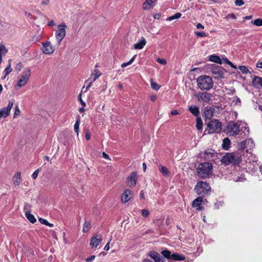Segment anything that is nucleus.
Returning <instances> with one entry per match:
<instances>
[{
	"instance_id": "473e14b6",
	"label": "nucleus",
	"mask_w": 262,
	"mask_h": 262,
	"mask_svg": "<svg viewBox=\"0 0 262 262\" xmlns=\"http://www.w3.org/2000/svg\"><path fill=\"white\" fill-rule=\"evenodd\" d=\"M181 13L177 12L174 15L167 17L166 20L168 21H171L174 19L179 18L181 16Z\"/></svg>"
},
{
	"instance_id": "bf43d9fd",
	"label": "nucleus",
	"mask_w": 262,
	"mask_h": 262,
	"mask_svg": "<svg viewBox=\"0 0 262 262\" xmlns=\"http://www.w3.org/2000/svg\"><path fill=\"white\" fill-rule=\"evenodd\" d=\"M43 53L45 54L50 55L53 53V50H43Z\"/></svg>"
},
{
	"instance_id": "f8f14e48",
	"label": "nucleus",
	"mask_w": 262,
	"mask_h": 262,
	"mask_svg": "<svg viewBox=\"0 0 262 262\" xmlns=\"http://www.w3.org/2000/svg\"><path fill=\"white\" fill-rule=\"evenodd\" d=\"M198 101L209 102L212 98V95L207 92L199 93L194 95Z\"/></svg>"
},
{
	"instance_id": "4468645a",
	"label": "nucleus",
	"mask_w": 262,
	"mask_h": 262,
	"mask_svg": "<svg viewBox=\"0 0 262 262\" xmlns=\"http://www.w3.org/2000/svg\"><path fill=\"white\" fill-rule=\"evenodd\" d=\"M148 255L151 258L154 259L155 262H165L164 258L156 251H150Z\"/></svg>"
},
{
	"instance_id": "c756f323",
	"label": "nucleus",
	"mask_w": 262,
	"mask_h": 262,
	"mask_svg": "<svg viewBox=\"0 0 262 262\" xmlns=\"http://www.w3.org/2000/svg\"><path fill=\"white\" fill-rule=\"evenodd\" d=\"M25 216L27 219L32 223H34L36 222V220L33 214L29 212H26Z\"/></svg>"
},
{
	"instance_id": "49530a36",
	"label": "nucleus",
	"mask_w": 262,
	"mask_h": 262,
	"mask_svg": "<svg viewBox=\"0 0 262 262\" xmlns=\"http://www.w3.org/2000/svg\"><path fill=\"white\" fill-rule=\"evenodd\" d=\"M43 47L45 49H48V48L52 49V47L51 45L50 42L49 41H46L43 43Z\"/></svg>"
},
{
	"instance_id": "aec40b11",
	"label": "nucleus",
	"mask_w": 262,
	"mask_h": 262,
	"mask_svg": "<svg viewBox=\"0 0 262 262\" xmlns=\"http://www.w3.org/2000/svg\"><path fill=\"white\" fill-rule=\"evenodd\" d=\"M203 202V199L201 197H198L196 199L193 200L192 203V206L193 207H197V209L198 210H201L202 209V208L200 207V205Z\"/></svg>"
},
{
	"instance_id": "393cba45",
	"label": "nucleus",
	"mask_w": 262,
	"mask_h": 262,
	"mask_svg": "<svg viewBox=\"0 0 262 262\" xmlns=\"http://www.w3.org/2000/svg\"><path fill=\"white\" fill-rule=\"evenodd\" d=\"M209 60L210 61L215 62L216 63L219 64H222V60L221 59V58L215 55H211L209 56Z\"/></svg>"
},
{
	"instance_id": "f257e3e1",
	"label": "nucleus",
	"mask_w": 262,
	"mask_h": 262,
	"mask_svg": "<svg viewBox=\"0 0 262 262\" xmlns=\"http://www.w3.org/2000/svg\"><path fill=\"white\" fill-rule=\"evenodd\" d=\"M242 131L245 135L247 136L249 133V129L247 124L244 122L239 124L234 122L228 123L225 129V133L229 136H235Z\"/></svg>"
},
{
	"instance_id": "c9c22d12",
	"label": "nucleus",
	"mask_w": 262,
	"mask_h": 262,
	"mask_svg": "<svg viewBox=\"0 0 262 262\" xmlns=\"http://www.w3.org/2000/svg\"><path fill=\"white\" fill-rule=\"evenodd\" d=\"M150 85L151 88L156 91L158 90L160 88V86L158 83L154 82L152 79H150Z\"/></svg>"
},
{
	"instance_id": "f3484780",
	"label": "nucleus",
	"mask_w": 262,
	"mask_h": 262,
	"mask_svg": "<svg viewBox=\"0 0 262 262\" xmlns=\"http://www.w3.org/2000/svg\"><path fill=\"white\" fill-rule=\"evenodd\" d=\"M131 193L132 191L129 189H125L124 190L121 197V202L123 203H126L130 200Z\"/></svg>"
},
{
	"instance_id": "a18cd8bd",
	"label": "nucleus",
	"mask_w": 262,
	"mask_h": 262,
	"mask_svg": "<svg viewBox=\"0 0 262 262\" xmlns=\"http://www.w3.org/2000/svg\"><path fill=\"white\" fill-rule=\"evenodd\" d=\"M246 147H247V146H246V140L244 141L241 142L238 145V148L239 149H244V148H246Z\"/></svg>"
},
{
	"instance_id": "6ab92c4d",
	"label": "nucleus",
	"mask_w": 262,
	"mask_h": 262,
	"mask_svg": "<svg viewBox=\"0 0 262 262\" xmlns=\"http://www.w3.org/2000/svg\"><path fill=\"white\" fill-rule=\"evenodd\" d=\"M214 113V108L210 107H206L204 112V115L205 119H210L213 116Z\"/></svg>"
},
{
	"instance_id": "a211bd4d",
	"label": "nucleus",
	"mask_w": 262,
	"mask_h": 262,
	"mask_svg": "<svg viewBox=\"0 0 262 262\" xmlns=\"http://www.w3.org/2000/svg\"><path fill=\"white\" fill-rule=\"evenodd\" d=\"M101 74L98 70H95L94 73L92 74L90 78L87 81L89 82L88 87L91 86V84L94 82L99 77L101 76Z\"/></svg>"
},
{
	"instance_id": "4c0bfd02",
	"label": "nucleus",
	"mask_w": 262,
	"mask_h": 262,
	"mask_svg": "<svg viewBox=\"0 0 262 262\" xmlns=\"http://www.w3.org/2000/svg\"><path fill=\"white\" fill-rule=\"evenodd\" d=\"M135 56H134L130 59L129 61L127 62H124L123 63L121 67L122 68H125L127 66H129L133 62V61H134L135 60Z\"/></svg>"
},
{
	"instance_id": "0e129e2a",
	"label": "nucleus",
	"mask_w": 262,
	"mask_h": 262,
	"mask_svg": "<svg viewBox=\"0 0 262 262\" xmlns=\"http://www.w3.org/2000/svg\"><path fill=\"white\" fill-rule=\"evenodd\" d=\"M110 241H109L105 246L104 248V250L105 251H108L110 249Z\"/></svg>"
},
{
	"instance_id": "2f4dec72",
	"label": "nucleus",
	"mask_w": 262,
	"mask_h": 262,
	"mask_svg": "<svg viewBox=\"0 0 262 262\" xmlns=\"http://www.w3.org/2000/svg\"><path fill=\"white\" fill-rule=\"evenodd\" d=\"M91 229V224L89 222H85L82 229V231L84 233L88 232Z\"/></svg>"
},
{
	"instance_id": "2eb2a0df",
	"label": "nucleus",
	"mask_w": 262,
	"mask_h": 262,
	"mask_svg": "<svg viewBox=\"0 0 262 262\" xmlns=\"http://www.w3.org/2000/svg\"><path fill=\"white\" fill-rule=\"evenodd\" d=\"M216 155V152L214 150L207 149L205 151L204 157L206 160H213Z\"/></svg>"
},
{
	"instance_id": "5701e85b",
	"label": "nucleus",
	"mask_w": 262,
	"mask_h": 262,
	"mask_svg": "<svg viewBox=\"0 0 262 262\" xmlns=\"http://www.w3.org/2000/svg\"><path fill=\"white\" fill-rule=\"evenodd\" d=\"M21 173L20 172H17L13 178V184L15 186H18L20 183V178H21Z\"/></svg>"
},
{
	"instance_id": "7c9ffc66",
	"label": "nucleus",
	"mask_w": 262,
	"mask_h": 262,
	"mask_svg": "<svg viewBox=\"0 0 262 262\" xmlns=\"http://www.w3.org/2000/svg\"><path fill=\"white\" fill-rule=\"evenodd\" d=\"M246 140V148L249 149H252L254 147V143L252 139H248Z\"/></svg>"
},
{
	"instance_id": "dca6fc26",
	"label": "nucleus",
	"mask_w": 262,
	"mask_h": 262,
	"mask_svg": "<svg viewBox=\"0 0 262 262\" xmlns=\"http://www.w3.org/2000/svg\"><path fill=\"white\" fill-rule=\"evenodd\" d=\"M102 238L100 235L93 236L91 238L90 246L92 248H96L100 244Z\"/></svg>"
},
{
	"instance_id": "cd10ccee",
	"label": "nucleus",
	"mask_w": 262,
	"mask_h": 262,
	"mask_svg": "<svg viewBox=\"0 0 262 262\" xmlns=\"http://www.w3.org/2000/svg\"><path fill=\"white\" fill-rule=\"evenodd\" d=\"M189 111L194 116H198L200 112L199 108L196 106H190L189 107Z\"/></svg>"
},
{
	"instance_id": "ea45409f",
	"label": "nucleus",
	"mask_w": 262,
	"mask_h": 262,
	"mask_svg": "<svg viewBox=\"0 0 262 262\" xmlns=\"http://www.w3.org/2000/svg\"><path fill=\"white\" fill-rule=\"evenodd\" d=\"M149 214V211L148 209H142L141 210V215L144 217L146 218L148 216Z\"/></svg>"
},
{
	"instance_id": "b1692460",
	"label": "nucleus",
	"mask_w": 262,
	"mask_h": 262,
	"mask_svg": "<svg viewBox=\"0 0 262 262\" xmlns=\"http://www.w3.org/2000/svg\"><path fill=\"white\" fill-rule=\"evenodd\" d=\"M156 1V0H146L143 4V9L144 10L149 9Z\"/></svg>"
},
{
	"instance_id": "423d86ee",
	"label": "nucleus",
	"mask_w": 262,
	"mask_h": 262,
	"mask_svg": "<svg viewBox=\"0 0 262 262\" xmlns=\"http://www.w3.org/2000/svg\"><path fill=\"white\" fill-rule=\"evenodd\" d=\"M194 190L197 194L205 196L210 193L211 187L207 183L200 181L197 183Z\"/></svg>"
},
{
	"instance_id": "bb28decb",
	"label": "nucleus",
	"mask_w": 262,
	"mask_h": 262,
	"mask_svg": "<svg viewBox=\"0 0 262 262\" xmlns=\"http://www.w3.org/2000/svg\"><path fill=\"white\" fill-rule=\"evenodd\" d=\"M11 59H9L8 61V64L7 67L5 69L4 72L5 73V75L4 76V78L8 75L12 71V69L11 68Z\"/></svg>"
},
{
	"instance_id": "9b49d317",
	"label": "nucleus",
	"mask_w": 262,
	"mask_h": 262,
	"mask_svg": "<svg viewBox=\"0 0 262 262\" xmlns=\"http://www.w3.org/2000/svg\"><path fill=\"white\" fill-rule=\"evenodd\" d=\"M13 104V102L9 101L7 107L0 109V120L2 118H6L10 115L11 110Z\"/></svg>"
},
{
	"instance_id": "1a4fd4ad",
	"label": "nucleus",
	"mask_w": 262,
	"mask_h": 262,
	"mask_svg": "<svg viewBox=\"0 0 262 262\" xmlns=\"http://www.w3.org/2000/svg\"><path fill=\"white\" fill-rule=\"evenodd\" d=\"M213 77L215 79H220L224 78L226 71L221 67L213 65L211 70Z\"/></svg>"
},
{
	"instance_id": "6e6552de",
	"label": "nucleus",
	"mask_w": 262,
	"mask_h": 262,
	"mask_svg": "<svg viewBox=\"0 0 262 262\" xmlns=\"http://www.w3.org/2000/svg\"><path fill=\"white\" fill-rule=\"evenodd\" d=\"M67 28V26L64 23L58 25V29L55 32V36L58 43H59L65 37Z\"/></svg>"
},
{
	"instance_id": "79ce46f5",
	"label": "nucleus",
	"mask_w": 262,
	"mask_h": 262,
	"mask_svg": "<svg viewBox=\"0 0 262 262\" xmlns=\"http://www.w3.org/2000/svg\"><path fill=\"white\" fill-rule=\"evenodd\" d=\"M253 24L257 26H262V19L258 18L254 20L253 22Z\"/></svg>"
},
{
	"instance_id": "ddd939ff",
	"label": "nucleus",
	"mask_w": 262,
	"mask_h": 262,
	"mask_svg": "<svg viewBox=\"0 0 262 262\" xmlns=\"http://www.w3.org/2000/svg\"><path fill=\"white\" fill-rule=\"evenodd\" d=\"M138 180L137 173L132 172L126 178V183L129 187H134L136 186Z\"/></svg>"
},
{
	"instance_id": "f03ea898",
	"label": "nucleus",
	"mask_w": 262,
	"mask_h": 262,
	"mask_svg": "<svg viewBox=\"0 0 262 262\" xmlns=\"http://www.w3.org/2000/svg\"><path fill=\"white\" fill-rule=\"evenodd\" d=\"M31 72L29 68H26L22 73L17 77L14 86L15 89L18 90L25 86L29 81Z\"/></svg>"
},
{
	"instance_id": "58836bf2",
	"label": "nucleus",
	"mask_w": 262,
	"mask_h": 262,
	"mask_svg": "<svg viewBox=\"0 0 262 262\" xmlns=\"http://www.w3.org/2000/svg\"><path fill=\"white\" fill-rule=\"evenodd\" d=\"M20 114V111L19 108V107L17 105H15V112L13 115V118H17Z\"/></svg>"
},
{
	"instance_id": "72a5a7b5",
	"label": "nucleus",
	"mask_w": 262,
	"mask_h": 262,
	"mask_svg": "<svg viewBox=\"0 0 262 262\" xmlns=\"http://www.w3.org/2000/svg\"><path fill=\"white\" fill-rule=\"evenodd\" d=\"M196 127L198 130H201L203 128V122L200 118L198 117L196 120Z\"/></svg>"
},
{
	"instance_id": "39448f33",
	"label": "nucleus",
	"mask_w": 262,
	"mask_h": 262,
	"mask_svg": "<svg viewBox=\"0 0 262 262\" xmlns=\"http://www.w3.org/2000/svg\"><path fill=\"white\" fill-rule=\"evenodd\" d=\"M197 84L202 90H209L212 88L213 83L212 78L209 76H201L197 79Z\"/></svg>"
},
{
	"instance_id": "13d9d810",
	"label": "nucleus",
	"mask_w": 262,
	"mask_h": 262,
	"mask_svg": "<svg viewBox=\"0 0 262 262\" xmlns=\"http://www.w3.org/2000/svg\"><path fill=\"white\" fill-rule=\"evenodd\" d=\"M102 157L103 158H104L105 159L111 160L110 156L104 152H102Z\"/></svg>"
},
{
	"instance_id": "603ef678",
	"label": "nucleus",
	"mask_w": 262,
	"mask_h": 262,
	"mask_svg": "<svg viewBox=\"0 0 262 262\" xmlns=\"http://www.w3.org/2000/svg\"><path fill=\"white\" fill-rule=\"evenodd\" d=\"M38 173H39V169H37L35 171H34V172L33 173V174L32 175V178L33 179H36L38 177Z\"/></svg>"
},
{
	"instance_id": "f704fd0d",
	"label": "nucleus",
	"mask_w": 262,
	"mask_h": 262,
	"mask_svg": "<svg viewBox=\"0 0 262 262\" xmlns=\"http://www.w3.org/2000/svg\"><path fill=\"white\" fill-rule=\"evenodd\" d=\"M80 119L78 118L77 119V120L74 125V130L75 132H76L77 136H78V135H79V125H80Z\"/></svg>"
},
{
	"instance_id": "338daca9",
	"label": "nucleus",
	"mask_w": 262,
	"mask_h": 262,
	"mask_svg": "<svg viewBox=\"0 0 262 262\" xmlns=\"http://www.w3.org/2000/svg\"><path fill=\"white\" fill-rule=\"evenodd\" d=\"M197 29H203L204 28V27L200 23H199L196 25Z\"/></svg>"
},
{
	"instance_id": "8fccbe9b",
	"label": "nucleus",
	"mask_w": 262,
	"mask_h": 262,
	"mask_svg": "<svg viewBox=\"0 0 262 262\" xmlns=\"http://www.w3.org/2000/svg\"><path fill=\"white\" fill-rule=\"evenodd\" d=\"M50 3V0H41L40 5L43 6L45 7L48 6Z\"/></svg>"
},
{
	"instance_id": "4d7b16f0",
	"label": "nucleus",
	"mask_w": 262,
	"mask_h": 262,
	"mask_svg": "<svg viewBox=\"0 0 262 262\" xmlns=\"http://www.w3.org/2000/svg\"><path fill=\"white\" fill-rule=\"evenodd\" d=\"M195 34L198 36H200V37H204L206 36L205 33L203 32H195Z\"/></svg>"
},
{
	"instance_id": "864d4df0",
	"label": "nucleus",
	"mask_w": 262,
	"mask_h": 262,
	"mask_svg": "<svg viewBox=\"0 0 262 262\" xmlns=\"http://www.w3.org/2000/svg\"><path fill=\"white\" fill-rule=\"evenodd\" d=\"M95 258V256L94 255H92L89 257H88L85 259L86 262H92Z\"/></svg>"
},
{
	"instance_id": "69168bd1",
	"label": "nucleus",
	"mask_w": 262,
	"mask_h": 262,
	"mask_svg": "<svg viewBox=\"0 0 262 262\" xmlns=\"http://www.w3.org/2000/svg\"><path fill=\"white\" fill-rule=\"evenodd\" d=\"M91 138V134L90 132H88L85 134V139L87 140H89Z\"/></svg>"
},
{
	"instance_id": "a19ab883",
	"label": "nucleus",
	"mask_w": 262,
	"mask_h": 262,
	"mask_svg": "<svg viewBox=\"0 0 262 262\" xmlns=\"http://www.w3.org/2000/svg\"><path fill=\"white\" fill-rule=\"evenodd\" d=\"M23 67H24V66H23V63L21 62H19L16 65V66L15 67V71H17V72H19L22 70Z\"/></svg>"
},
{
	"instance_id": "e433bc0d",
	"label": "nucleus",
	"mask_w": 262,
	"mask_h": 262,
	"mask_svg": "<svg viewBox=\"0 0 262 262\" xmlns=\"http://www.w3.org/2000/svg\"><path fill=\"white\" fill-rule=\"evenodd\" d=\"M39 221L41 224L47 225L49 227H53V225L52 224L49 223L46 220H45L44 219L39 218Z\"/></svg>"
},
{
	"instance_id": "412c9836",
	"label": "nucleus",
	"mask_w": 262,
	"mask_h": 262,
	"mask_svg": "<svg viewBox=\"0 0 262 262\" xmlns=\"http://www.w3.org/2000/svg\"><path fill=\"white\" fill-rule=\"evenodd\" d=\"M146 43V40L144 37H142L137 43L134 45L136 49H142Z\"/></svg>"
},
{
	"instance_id": "a878e982",
	"label": "nucleus",
	"mask_w": 262,
	"mask_h": 262,
	"mask_svg": "<svg viewBox=\"0 0 262 262\" xmlns=\"http://www.w3.org/2000/svg\"><path fill=\"white\" fill-rule=\"evenodd\" d=\"M231 145V141L228 138H225L223 141L222 147L225 150H228Z\"/></svg>"
},
{
	"instance_id": "37998d69",
	"label": "nucleus",
	"mask_w": 262,
	"mask_h": 262,
	"mask_svg": "<svg viewBox=\"0 0 262 262\" xmlns=\"http://www.w3.org/2000/svg\"><path fill=\"white\" fill-rule=\"evenodd\" d=\"M238 69L244 74H246L249 72V70L246 66H239L238 67Z\"/></svg>"
},
{
	"instance_id": "052dcab7",
	"label": "nucleus",
	"mask_w": 262,
	"mask_h": 262,
	"mask_svg": "<svg viewBox=\"0 0 262 262\" xmlns=\"http://www.w3.org/2000/svg\"><path fill=\"white\" fill-rule=\"evenodd\" d=\"M157 97L155 95H152L150 96V99L151 101L154 102L156 100Z\"/></svg>"
},
{
	"instance_id": "09e8293b",
	"label": "nucleus",
	"mask_w": 262,
	"mask_h": 262,
	"mask_svg": "<svg viewBox=\"0 0 262 262\" xmlns=\"http://www.w3.org/2000/svg\"><path fill=\"white\" fill-rule=\"evenodd\" d=\"M81 95H82L81 93H80L78 95V99L79 101L80 102L81 105L83 106H86V103L82 100Z\"/></svg>"
},
{
	"instance_id": "774afa93",
	"label": "nucleus",
	"mask_w": 262,
	"mask_h": 262,
	"mask_svg": "<svg viewBox=\"0 0 262 262\" xmlns=\"http://www.w3.org/2000/svg\"><path fill=\"white\" fill-rule=\"evenodd\" d=\"M233 101L235 102V104H236L241 103L240 99L237 97L236 98H235V100H233Z\"/></svg>"
},
{
	"instance_id": "3c124183",
	"label": "nucleus",
	"mask_w": 262,
	"mask_h": 262,
	"mask_svg": "<svg viewBox=\"0 0 262 262\" xmlns=\"http://www.w3.org/2000/svg\"><path fill=\"white\" fill-rule=\"evenodd\" d=\"M7 51V50H0V64L2 61V56L6 55Z\"/></svg>"
},
{
	"instance_id": "c03bdc74",
	"label": "nucleus",
	"mask_w": 262,
	"mask_h": 262,
	"mask_svg": "<svg viewBox=\"0 0 262 262\" xmlns=\"http://www.w3.org/2000/svg\"><path fill=\"white\" fill-rule=\"evenodd\" d=\"M223 61L224 62H225L226 63L230 65L233 69H236V67L235 66H234L231 62H230L227 58H223Z\"/></svg>"
},
{
	"instance_id": "6e6d98bb",
	"label": "nucleus",
	"mask_w": 262,
	"mask_h": 262,
	"mask_svg": "<svg viewBox=\"0 0 262 262\" xmlns=\"http://www.w3.org/2000/svg\"><path fill=\"white\" fill-rule=\"evenodd\" d=\"M226 18L227 19L232 18L233 19H235L236 18V16L234 14L232 13V14H228Z\"/></svg>"
},
{
	"instance_id": "4be33fe9",
	"label": "nucleus",
	"mask_w": 262,
	"mask_h": 262,
	"mask_svg": "<svg viewBox=\"0 0 262 262\" xmlns=\"http://www.w3.org/2000/svg\"><path fill=\"white\" fill-rule=\"evenodd\" d=\"M253 84L255 87H261L262 88V77L258 76H255L253 79Z\"/></svg>"
},
{
	"instance_id": "20e7f679",
	"label": "nucleus",
	"mask_w": 262,
	"mask_h": 262,
	"mask_svg": "<svg viewBox=\"0 0 262 262\" xmlns=\"http://www.w3.org/2000/svg\"><path fill=\"white\" fill-rule=\"evenodd\" d=\"M241 155L238 152L227 153L223 156L221 162L225 165L238 164L241 161Z\"/></svg>"
},
{
	"instance_id": "c85d7f7f",
	"label": "nucleus",
	"mask_w": 262,
	"mask_h": 262,
	"mask_svg": "<svg viewBox=\"0 0 262 262\" xmlns=\"http://www.w3.org/2000/svg\"><path fill=\"white\" fill-rule=\"evenodd\" d=\"M159 170L164 176L167 177L169 176V171L165 166L160 165Z\"/></svg>"
},
{
	"instance_id": "5fc2aeb1",
	"label": "nucleus",
	"mask_w": 262,
	"mask_h": 262,
	"mask_svg": "<svg viewBox=\"0 0 262 262\" xmlns=\"http://www.w3.org/2000/svg\"><path fill=\"white\" fill-rule=\"evenodd\" d=\"M157 61L160 63V64H165L166 63V61L165 59H161V58H158L157 59Z\"/></svg>"
},
{
	"instance_id": "7ed1b4c3",
	"label": "nucleus",
	"mask_w": 262,
	"mask_h": 262,
	"mask_svg": "<svg viewBox=\"0 0 262 262\" xmlns=\"http://www.w3.org/2000/svg\"><path fill=\"white\" fill-rule=\"evenodd\" d=\"M213 170L212 165L209 162H204L200 164L196 168V172L198 177L201 178H206L211 174Z\"/></svg>"
},
{
	"instance_id": "de8ad7c7",
	"label": "nucleus",
	"mask_w": 262,
	"mask_h": 262,
	"mask_svg": "<svg viewBox=\"0 0 262 262\" xmlns=\"http://www.w3.org/2000/svg\"><path fill=\"white\" fill-rule=\"evenodd\" d=\"M244 4L245 3L243 0H236L235 1V4L237 6H242L244 5Z\"/></svg>"
},
{
	"instance_id": "0eeeda50",
	"label": "nucleus",
	"mask_w": 262,
	"mask_h": 262,
	"mask_svg": "<svg viewBox=\"0 0 262 262\" xmlns=\"http://www.w3.org/2000/svg\"><path fill=\"white\" fill-rule=\"evenodd\" d=\"M222 126L221 122L218 120L214 119L208 123L205 132L209 134L219 133L222 130Z\"/></svg>"
},
{
	"instance_id": "e2e57ef3",
	"label": "nucleus",
	"mask_w": 262,
	"mask_h": 262,
	"mask_svg": "<svg viewBox=\"0 0 262 262\" xmlns=\"http://www.w3.org/2000/svg\"><path fill=\"white\" fill-rule=\"evenodd\" d=\"M256 67L258 68L262 69V61H258L256 63Z\"/></svg>"
},
{
	"instance_id": "9d476101",
	"label": "nucleus",
	"mask_w": 262,
	"mask_h": 262,
	"mask_svg": "<svg viewBox=\"0 0 262 262\" xmlns=\"http://www.w3.org/2000/svg\"><path fill=\"white\" fill-rule=\"evenodd\" d=\"M162 254L168 259H173L174 260L181 261L185 259V257L178 253L171 254L170 251L168 250H163L161 252Z\"/></svg>"
},
{
	"instance_id": "680f3d73",
	"label": "nucleus",
	"mask_w": 262,
	"mask_h": 262,
	"mask_svg": "<svg viewBox=\"0 0 262 262\" xmlns=\"http://www.w3.org/2000/svg\"><path fill=\"white\" fill-rule=\"evenodd\" d=\"M140 197L142 199H145V192L144 190H141L140 193Z\"/></svg>"
}]
</instances>
